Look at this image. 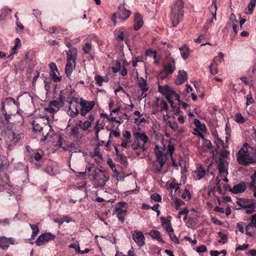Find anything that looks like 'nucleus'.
<instances>
[{
	"mask_svg": "<svg viewBox=\"0 0 256 256\" xmlns=\"http://www.w3.org/2000/svg\"><path fill=\"white\" fill-rule=\"evenodd\" d=\"M184 13V2L177 0L172 8L171 20L174 27L182 20Z\"/></svg>",
	"mask_w": 256,
	"mask_h": 256,
	"instance_id": "f257e3e1",
	"label": "nucleus"
},
{
	"mask_svg": "<svg viewBox=\"0 0 256 256\" xmlns=\"http://www.w3.org/2000/svg\"><path fill=\"white\" fill-rule=\"evenodd\" d=\"M248 146L246 143L244 144L236 154L237 162L244 166H248L254 162V157L250 155Z\"/></svg>",
	"mask_w": 256,
	"mask_h": 256,
	"instance_id": "f03ea898",
	"label": "nucleus"
},
{
	"mask_svg": "<svg viewBox=\"0 0 256 256\" xmlns=\"http://www.w3.org/2000/svg\"><path fill=\"white\" fill-rule=\"evenodd\" d=\"M128 204L126 202H120L116 204L114 214H116L118 220L123 222L127 212Z\"/></svg>",
	"mask_w": 256,
	"mask_h": 256,
	"instance_id": "7ed1b4c3",
	"label": "nucleus"
},
{
	"mask_svg": "<svg viewBox=\"0 0 256 256\" xmlns=\"http://www.w3.org/2000/svg\"><path fill=\"white\" fill-rule=\"evenodd\" d=\"M80 102L78 98H73L69 102L68 114L72 117H76L79 113Z\"/></svg>",
	"mask_w": 256,
	"mask_h": 256,
	"instance_id": "20e7f679",
	"label": "nucleus"
},
{
	"mask_svg": "<svg viewBox=\"0 0 256 256\" xmlns=\"http://www.w3.org/2000/svg\"><path fill=\"white\" fill-rule=\"evenodd\" d=\"M80 114L84 116L94 108L95 102L94 101H88L81 98L80 100Z\"/></svg>",
	"mask_w": 256,
	"mask_h": 256,
	"instance_id": "39448f33",
	"label": "nucleus"
},
{
	"mask_svg": "<svg viewBox=\"0 0 256 256\" xmlns=\"http://www.w3.org/2000/svg\"><path fill=\"white\" fill-rule=\"evenodd\" d=\"M84 136V132L76 124L70 130V136L76 142H80Z\"/></svg>",
	"mask_w": 256,
	"mask_h": 256,
	"instance_id": "423d86ee",
	"label": "nucleus"
},
{
	"mask_svg": "<svg viewBox=\"0 0 256 256\" xmlns=\"http://www.w3.org/2000/svg\"><path fill=\"white\" fill-rule=\"evenodd\" d=\"M55 237L56 236L50 232H45L38 236L36 240L35 243L38 246H42L49 240H54Z\"/></svg>",
	"mask_w": 256,
	"mask_h": 256,
	"instance_id": "0eeeda50",
	"label": "nucleus"
},
{
	"mask_svg": "<svg viewBox=\"0 0 256 256\" xmlns=\"http://www.w3.org/2000/svg\"><path fill=\"white\" fill-rule=\"evenodd\" d=\"M216 162L218 163L219 174L221 176H226L228 174V162L222 158H218V160Z\"/></svg>",
	"mask_w": 256,
	"mask_h": 256,
	"instance_id": "6e6552de",
	"label": "nucleus"
},
{
	"mask_svg": "<svg viewBox=\"0 0 256 256\" xmlns=\"http://www.w3.org/2000/svg\"><path fill=\"white\" fill-rule=\"evenodd\" d=\"M96 172V174L94 176V180L98 187H102L104 186L106 182L108 180V178L106 177L104 174L100 169H97Z\"/></svg>",
	"mask_w": 256,
	"mask_h": 256,
	"instance_id": "1a4fd4ad",
	"label": "nucleus"
},
{
	"mask_svg": "<svg viewBox=\"0 0 256 256\" xmlns=\"http://www.w3.org/2000/svg\"><path fill=\"white\" fill-rule=\"evenodd\" d=\"M32 124L33 126V130L36 132H41L42 130H45L46 132L52 130V126L49 124L45 123L40 124L39 119L37 118L32 121Z\"/></svg>",
	"mask_w": 256,
	"mask_h": 256,
	"instance_id": "9d476101",
	"label": "nucleus"
},
{
	"mask_svg": "<svg viewBox=\"0 0 256 256\" xmlns=\"http://www.w3.org/2000/svg\"><path fill=\"white\" fill-rule=\"evenodd\" d=\"M175 60L173 58H168L164 64V69L166 74H172L175 70Z\"/></svg>",
	"mask_w": 256,
	"mask_h": 256,
	"instance_id": "9b49d317",
	"label": "nucleus"
},
{
	"mask_svg": "<svg viewBox=\"0 0 256 256\" xmlns=\"http://www.w3.org/2000/svg\"><path fill=\"white\" fill-rule=\"evenodd\" d=\"M132 239L140 246H143L144 244V236L141 232L134 230L132 234Z\"/></svg>",
	"mask_w": 256,
	"mask_h": 256,
	"instance_id": "f8f14e48",
	"label": "nucleus"
},
{
	"mask_svg": "<svg viewBox=\"0 0 256 256\" xmlns=\"http://www.w3.org/2000/svg\"><path fill=\"white\" fill-rule=\"evenodd\" d=\"M9 244H14V240L12 238H7L6 236L0 237V248L3 250H6Z\"/></svg>",
	"mask_w": 256,
	"mask_h": 256,
	"instance_id": "ddd939ff",
	"label": "nucleus"
},
{
	"mask_svg": "<svg viewBox=\"0 0 256 256\" xmlns=\"http://www.w3.org/2000/svg\"><path fill=\"white\" fill-rule=\"evenodd\" d=\"M250 222L246 227V235L252 237L253 236V232L250 228H256V213L250 216Z\"/></svg>",
	"mask_w": 256,
	"mask_h": 256,
	"instance_id": "4468645a",
	"label": "nucleus"
},
{
	"mask_svg": "<svg viewBox=\"0 0 256 256\" xmlns=\"http://www.w3.org/2000/svg\"><path fill=\"white\" fill-rule=\"evenodd\" d=\"M156 110L162 112L167 111L168 110V105L166 102L164 100L157 98L155 106H154Z\"/></svg>",
	"mask_w": 256,
	"mask_h": 256,
	"instance_id": "2eb2a0df",
	"label": "nucleus"
},
{
	"mask_svg": "<svg viewBox=\"0 0 256 256\" xmlns=\"http://www.w3.org/2000/svg\"><path fill=\"white\" fill-rule=\"evenodd\" d=\"M158 88L160 93L166 96V98L168 101L170 100V94L172 92V90L168 86L158 84Z\"/></svg>",
	"mask_w": 256,
	"mask_h": 256,
	"instance_id": "dca6fc26",
	"label": "nucleus"
},
{
	"mask_svg": "<svg viewBox=\"0 0 256 256\" xmlns=\"http://www.w3.org/2000/svg\"><path fill=\"white\" fill-rule=\"evenodd\" d=\"M246 190V185L244 182H241L238 184L235 185L232 188H230L229 191L234 194L244 192Z\"/></svg>",
	"mask_w": 256,
	"mask_h": 256,
	"instance_id": "f3484780",
	"label": "nucleus"
},
{
	"mask_svg": "<svg viewBox=\"0 0 256 256\" xmlns=\"http://www.w3.org/2000/svg\"><path fill=\"white\" fill-rule=\"evenodd\" d=\"M118 18L122 20H125L128 19L131 14V12L126 10L124 7L119 6L117 12Z\"/></svg>",
	"mask_w": 256,
	"mask_h": 256,
	"instance_id": "a211bd4d",
	"label": "nucleus"
},
{
	"mask_svg": "<svg viewBox=\"0 0 256 256\" xmlns=\"http://www.w3.org/2000/svg\"><path fill=\"white\" fill-rule=\"evenodd\" d=\"M67 62H72L76 64V60L77 57V50L76 48H70L68 51L66 52Z\"/></svg>",
	"mask_w": 256,
	"mask_h": 256,
	"instance_id": "6ab92c4d",
	"label": "nucleus"
},
{
	"mask_svg": "<svg viewBox=\"0 0 256 256\" xmlns=\"http://www.w3.org/2000/svg\"><path fill=\"white\" fill-rule=\"evenodd\" d=\"M138 88L142 91V94H140V96L142 98H144L146 96V92L148 90V84L146 83V80H144L143 78H141L138 82Z\"/></svg>",
	"mask_w": 256,
	"mask_h": 256,
	"instance_id": "aec40b11",
	"label": "nucleus"
},
{
	"mask_svg": "<svg viewBox=\"0 0 256 256\" xmlns=\"http://www.w3.org/2000/svg\"><path fill=\"white\" fill-rule=\"evenodd\" d=\"M135 142H140V141L142 142V144L144 146V144H146L148 140V137L144 133H140L139 132H136L134 134Z\"/></svg>",
	"mask_w": 256,
	"mask_h": 256,
	"instance_id": "412c9836",
	"label": "nucleus"
},
{
	"mask_svg": "<svg viewBox=\"0 0 256 256\" xmlns=\"http://www.w3.org/2000/svg\"><path fill=\"white\" fill-rule=\"evenodd\" d=\"M156 154V162L161 164V166H164L167 160V156L160 150H155Z\"/></svg>",
	"mask_w": 256,
	"mask_h": 256,
	"instance_id": "4be33fe9",
	"label": "nucleus"
},
{
	"mask_svg": "<svg viewBox=\"0 0 256 256\" xmlns=\"http://www.w3.org/2000/svg\"><path fill=\"white\" fill-rule=\"evenodd\" d=\"M187 73L184 70H180L178 72V78L176 80V84L180 85L183 84L187 80Z\"/></svg>",
	"mask_w": 256,
	"mask_h": 256,
	"instance_id": "5701e85b",
	"label": "nucleus"
},
{
	"mask_svg": "<svg viewBox=\"0 0 256 256\" xmlns=\"http://www.w3.org/2000/svg\"><path fill=\"white\" fill-rule=\"evenodd\" d=\"M143 24L141 15L139 13L136 14L134 20V29L136 30H138L142 26Z\"/></svg>",
	"mask_w": 256,
	"mask_h": 256,
	"instance_id": "b1692460",
	"label": "nucleus"
},
{
	"mask_svg": "<svg viewBox=\"0 0 256 256\" xmlns=\"http://www.w3.org/2000/svg\"><path fill=\"white\" fill-rule=\"evenodd\" d=\"M148 234L153 239H156L159 242H160L162 243L165 242L164 240H163L161 236L160 232L158 230H152L148 233Z\"/></svg>",
	"mask_w": 256,
	"mask_h": 256,
	"instance_id": "393cba45",
	"label": "nucleus"
},
{
	"mask_svg": "<svg viewBox=\"0 0 256 256\" xmlns=\"http://www.w3.org/2000/svg\"><path fill=\"white\" fill-rule=\"evenodd\" d=\"M76 124L84 132V131L88 130V128L90 127L92 124L90 122L89 120H86L84 122H82V120H79Z\"/></svg>",
	"mask_w": 256,
	"mask_h": 256,
	"instance_id": "a878e982",
	"label": "nucleus"
},
{
	"mask_svg": "<svg viewBox=\"0 0 256 256\" xmlns=\"http://www.w3.org/2000/svg\"><path fill=\"white\" fill-rule=\"evenodd\" d=\"M10 104H13L14 105H15L16 104V100L12 98H7L4 100H2V106L1 108L2 112H6L4 109L5 106H6L7 104L10 105Z\"/></svg>",
	"mask_w": 256,
	"mask_h": 256,
	"instance_id": "bb28decb",
	"label": "nucleus"
},
{
	"mask_svg": "<svg viewBox=\"0 0 256 256\" xmlns=\"http://www.w3.org/2000/svg\"><path fill=\"white\" fill-rule=\"evenodd\" d=\"M180 50L182 58L184 60L187 59L190 54L189 48L186 45H184L180 48Z\"/></svg>",
	"mask_w": 256,
	"mask_h": 256,
	"instance_id": "cd10ccee",
	"label": "nucleus"
},
{
	"mask_svg": "<svg viewBox=\"0 0 256 256\" xmlns=\"http://www.w3.org/2000/svg\"><path fill=\"white\" fill-rule=\"evenodd\" d=\"M75 68V64L67 62L65 68V72L68 76H70Z\"/></svg>",
	"mask_w": 256,
	"mask_h": 256,
	"instance_id": "c85d7f7f",
	"label": "nucleus"
},
{
	"mask_svg": "<svg viewBox=\"0 0 256 256\" xmlns=\"http://www.w3.org/2000/svg\"><path fill=\"white\" fill-rule=\"evenodd\" d=\"M256 6V0H250L247 7L248 11L245 12V13L247 14H252L253 13Z\"/></svg>",
	"mask_w": 256,
	"mask_h": 256,
	"instance_id": "c756f323",
	"label": "nucleus"
},
{
	"mask_svg": "<svg viewBox=\"0 0 256 256\" xmlns=\"http://www.w3.org/2000/svg\"><path fill=\"white\" fill-rule=\"evenodd\" d=\"M256 204L252 203L242 206V208L246 210V213L247 214H251L253 213L255 210Z\"/></svg>",
	"mask_w": 256,
	"mask_h": 256,
	"instance_id": "7c9ffc66",
	"label": "nucleus"
},
{
	"mask_svg": "<svg viewBox=\"0 0 256 256\" xmlns=\"http://www.w3.org/2000/svg\"><path fill=\"white\" fill-rule=\"evenodd\" d=\"M41 132L43 136V138L41 140V141H44L48 138H52L54 134L52 129L50 130L46 131V132L45 130H42Z\"/></svg>",
	"mask_w": 256,
	"mask_h": 256,
	"instance_id": "2f4dec72",
	"label": "nucleus"
},
{
	"mask_svg": "<svg viewBox=\"0 0 256 256\" xmlns=\"http://www.w3.org/2000/svg\"><path fill=\"white\" fill-rule=\"evenodd\" d=\"M162 226L164 228V229L168 233L174 232V230L172 227L170 221L167 220L166 222H162Z\"/></svg>",
	"mask_w": 256,
	"mask_h": 256,
	"instance_id": "473e14b6",
	"label": "nucleus"
},
{
	"mask_svg": "<svg viewBox=\"0 0 256 256\" xmlns=\"http://www.w3.org/2000/svg\"><path fill=\"white\" fill-rule=\"evenodd\" d=\"M210 10L212 14L214 16V20H216V10H217V6L216 5V3L215 1H214L212 3V6L210 7Z\"/></svg>",
	"mask_w": 256,
	"mask_h": 256,
	"instance_id": "72a5a7b5",
	"label": "nucleus"
},
{
	"mask_svg": "<svg viewBox=\"0 0 256 256\" xmlns=\"http://www.w3.org/2000/svg\"><path fill=\"white\" fill-rule=\"evenodd\" d=\"M198 180L202 178L206 174V170L202 166H200L198 168V170L196 172Z\"/></svg>",
	"mask_w": 256,
	"mask_h": 256,
	"instance_id": "f704fd0d",
	"label": "nucleus"
},
{
	"mask_svg": "<svg viewBox=\"0 0 256 256\" xmlns=\"http://www.w3.org/2000/svg\"><path fill=\"white\" fill-rule=\"evenodd\" d=\"M131 146L134 150H137L139 148L142 150V152H144L145 149L144 144H142L140 142H135V140H134V143L131 144Z\"/></svg>",
	"mask_w": 256,
	"mask_h": 256,
	"instance_id": "c9c22d12",
	"label": "nucleus"
},
{
	"mask_svg": "<svg viewBox=\"0 0 256 256\" xmlns=\"http://www.w3.org/2000/svg\"><path fill=\"white\" fill-rule=\"evenodd\" d=\"M203 143L205 147L210 150L212 149L211 151L212 152V156L213 157L215 156H216V154H215V152L213 150V148H212V144L210 141L204 138V140H203Z\"/></svg>",
	"mask_w": 256,
	"mask_h": 256,
	"instance_id": "e433bc0d",
	"label": "nucleus"
},
{
	"mask_svg": "<svg viewBox=\"0 0 256 256\" xmlns=\"http://www.w3.org/2000/svg\"><path fill=\"white\" fill-rule=\"evenodd\" d=\"M30 226L32 230L31 238L34 239V238L38 234L39 232V228L37 224H30Z\"/></svg>",
	"mask_w": 256,
	"mask_h": 256,
	"instance_id": "4c0bfd02",
	"label": "nucleus"
},
{
	"mask_svg": "<svg viewBox=\"0 0 256 256\" xmlns=\"http://www.w3.org/2000/svg\"><path fill=\"white\" fill-rule=\"evenodd\" d=\"M209 69L210 74L212 75H215L217 74L218 72L217 64H216L214 62L212 63L209 66Z\"/></svg>",
	"mask_w": 256,
	"mask_h": 256,
	"instance_id": "58836bf2",
	"label": "nucleus"
},
{
	"mask_svg": "<svg viewBox=\"0 0 256 256\" xmlns=\"http://www.w3.org/2000/svg\"><path fill=\"white\" fill-rule=\"evenodd\" d=\"M56 169L54 165H50L45 168V172L50 175H54L56 173Z\"/></svg>",
	"mask_w": 256,
	"mask_h": 256,
	"instance_id": "ea45409f",
	"label": "nucleus"
},
{
	"mask_svg": "<svg viewBox=\"0 0 256 256\" xmlns=\"http://www.w3.org/2000/svg\"><path fill=\"white\" fill-rule=\"evenodd\" d=\"M168 102L170 103L174 114H179V113L180 112L179 106H177L176 104H174L172 100H170Z\"/></svg>",
	"mask_w": 256,
	"mask_h": 256,
	"instance_id": "a19ab883",
	"label": "nucleus"
},
{
	"mask_svg": "<svg viewBox=\"0 0 256 256\" xmlns=\"http://www.w3.org/2000/svg\"><path fill=\"white\" fill-rule=\"evenodd\" d=\"M235 120L238 124H244L246 122V118L240 113H237L235 114Z\"/></svg>",
	"mask_w": 256,
	"mask_h": 256,
	"instance_id": "79ce46f5",
	"label": "nucleus"
},
{
	"mask_svg": "<svg viewBox=\"0 0 256 256\" xmlns=\"http://www.w3.org/2000/svg\"><path fill=\"white\" fill-rule=\"evenodd\" d=\"M56 72H50V78L54 82H58L60 81V78L56 74Z\"/></svg>",
	"mask_w": 256,
	"mask_h": 256,
	"instance_id": "37998d69",
	"label": "nucleus"
},
{
	"mask_svg": "<svg viewBox=\"0 0 256 256\" xmlns=\"http://www.w3.org/2000/svg\"><path fill=\"white\" fill-rule=\"evenodd\" d=\"M94 80L96 84L100 86H102V82L105 80V78L100 75H96L94 78Z\"/></svg>",
	"mask_w": 256,
	"mask_h": 256,
	"instance_id": "c03bdc74",
	"label": "nucleus"
},
{
	"mask_svg": "<svg viewBox=\"0 0 256 256\" xmlns=\"http://www.w3.org/2000/svg\"><path fill=\"white\" fill-rule=\"evenodd\" d=\"M118 157V161L121 164L125 165L127 164V158L124 154H120Z\"/></svg>",
	"mask_w": 256,
	"mask_h": 256,
	"instance_id": "a18cd8bd",
	"label": "nucleus"
},
{
	"mask_svg": "<svg viewBox=\"0 0 256 256\" xmlns=\"http://www.w3.org/2000/svg\"><path fill=\"white\" fill-rule=\"evenodd\" d=\"M218 235L220 237V240H218L219 243L225 244L227 240L228 236L226 234H223L222 232H218Z\"/></svg>",
	"mask_w": 256,
	"mask_h": 256,
	"instance_id": "49530a36",
	"label": "nucleus"
},
{
	"mask_svg": "<svg viewBox=\"0 0 256 256\" xmlns=\"http://www.w3.org/2000/svg\"><path fill=\"white\" fill-rule=\"evenodd\" d=\"M92 44L90 42H86L83 47V50L85 54H88L92 50Z\"/></svg>",
	"mask_w": 256,
	"mask_h": 256,
	"instance_id": "de8ad7c7",
	"label": "nucleus"
},
{
	"mask_svg": "<svg viewBox=\"0 0 256 256\" xmlns=\"http://www.w3.org/2000/svg\"><path fill=\"white\" fill-rule=\"evenodd\" d=\"M168 235L170 236V239L172 242L176 244H178L180 243L178 238L176 236L175 234L173 233V232L168 233Z\"/></svg>",
	"mask_w": 256,
	"mask_h": 256,
	"instance_id": "09e8293b",
	"label": "nucleus"
},
{
	"mask_svg": "<svg viewBox=\"0 0 256 256\" xmlns=\"http://www.w3.org/2000/svg\"><path fill=\"white\" fill-rule=\"evenodd\" d=\"M12 136L13 137V140H14L15 142H16L22 138L23 136V134L21 133L12 132Z\"/></svg>",
	"mask_w": 256,
	"mask_h": 256,
	"instance_id": "8fccbe9b",
	"label": "nucleus"
},
{
	"mask_svg": "<svg viewBox=\"0 0 256 256\" xmlns=\"http://www.w3.org/2000/svg\"><path fill=\"white\" fill-rule=\"evenodd\" d=\"M3 115L4 116V120L3 121V122L8 125V124H10V118L12 116L11 114H8L6 112H3Z\"/></svg>",
	"mask_w": 256,
	"mask_h": 256,
	"instance_id": "3c124183",
	"label": "nucleus"
},
{
	"mask_svg": "<svg viewBox=\"0 0 256 256\" xmlns=\"http://www.w3.org/2000/svg\"><path fill=\"white\" fill-rule=\"evenodd\" d=\"M112 170L114 172V176L116 178L117 180H123L124 179V177H122L120 176V174L116 170L115 168H113Z\"/></svg>",
	"mask_w": 256,
	"mask_h": 256,
	"instance_id": "603ef678",
	"label": "nucleus"
},
{
	"mask_svg": "<svg viewBox=\"0 0 256 256\" xmlns=\"http://www.w3.org/2000/svg\"><path fill=\"white\" fill-rule=\"evenodd\" d=\"M150 198L152 200L156 202H160L162 200L161 196L156 193L152 194Z\"/></svg>",
	"mask_w": 256,
	"mask_h": 256,
	"instance_id": "864d4df0",
	"label": "nucleus"
},
{
	"mask_svg": "<svg viewBox=\"0 0 256 256\" xmlns=\"http://www.w3.org/2000/svg\"><path fill=\"white\" fill-rule=\"evenodd\" d=\"M230 155V152L229 151L227 150H220V158H222L223 159V158H227Z\"/></svg>",
	"mask_w": 256,
	"mask_h": 256,
	"instance_id": "5fc2aeb1",
	"label": "nucleus"
},
{
	"mask_svg": "<svg viewBox=\"0 0 256 256\" xmlns=\"http://www.w3.org/2000/svg\"><path fill=\"white\" fill-rule=\"evenodd\" d=\"M172 200H174V203L176 204V208H178L179 206H180L182 204H184L183 201L180 198H172Z\"/></svg>",
	"mask_w": 256,
	"mask_h": 256,
	"instance_id": "6e6d98bb",
	"label": "nucleus"
},
{
	"mask_svg": "<svg viewBox=\"0 0 256 256\" xmlns=\"http://www.w3.org/2000/svg\"><path fill=\"white\" fill-rule=\"evenodd\" d=\"M196 251L198 253L204 252L207 251V248L204 245H200L196 248Z\"/></svg>",
	"mask_w": 256,
	"mask_h": 256,
	"instance_id": "4d7b16f0",
	"label": "nucleus"
},
{
	"mask_svg": "<svg viewBox=\"0 0 256 256\" xmlns=\"http://www.w3.org/2000/svg\"><path fill=\"white\" fill-rule=\"evenodd\" d=\"M182 198L184 199H186V198H188V200H190L191 198V194H190V191L187 190L185 189L184 191V192L182 194Z\"/></svg>",
	"mask_w": 256,
	"mask_h": 256,
	"instance_id": "13d9d810",
	"label": "nucleus"
},
{
	"mask_svg": "<svg viewBox=\"0 0 256 256\" xmlns=\"http://www.w3.org/2000/svg\"><path fill=\"white\" fill-rule=\"evenodd\" d=\"M100 150L98 146H96L94 148V156H98L100 158L102 157V154L100 152Z\"/></svg>",
	"mask_w": 256,
	"mask_h": 256,
	"instance_id": "bf43d9fd",
	"label": "nucleus"
},
{
	"mask_svg": "<svg viewBox=\"0 0 256 256\" xmlns=\"http://www.w3.org/2000/svg\"><path fill=\"white\" fill-rule=\"evenodd\" d=\"M254 102V100L252 97L251 94H248L246 96V104L248 106L250 104H252Z\"/></svg>",
	"mask_w": 256,
	"mask_h": 256,
	"instance_id": "052dcab7",
	"label": "nucleus"
},
{
	"mask_svg": "<svg viewBox=\"0 0 256 256\" xmlns=\"http://www.w3.org/2000/svg\"><path fill=\"white\" fill-rule=\"evenodd\" d=\"M159 166L157 165L156 164H154V172L156 173H160L162 171V168L163 166H161V164H158Z\"/></svg>",
	"mask_w": 256,
	"mask_h": 256,
	"instance_id": "680f3d73",
	"label": "nucleus"
},
{
	"mask_svg": "<svg viewBox=\"0 0 256 256\" xmlns=\"http://www.w3.org/2000/svg\"><path fill=\"white\" fill-rule=\"evenodd\" d=\"M68 246L70 248H74L77 253L80 252V247L78 244H72Z\"/></svg>",
	"mask_w": 256,
	"mask_h": 256,
	"instance_id": "e2e57ef3",
	"label": "nucleus"
},
{
	"mask_svg": "<svg viewBox=\"0 0 256 256\" xmlns=\"http://www.w3.org/2000/svg\"><path fill=\"white\" fill-rule=\"evenodd\" d=\"M174 98L176 100H177L178 102H180V96L174 90H172V92L170 94V100Z\"/></svg>",
	"mask_w": 256,
	"mask_h": 256,
	"instance_id": "0e129e2a",
	"label": "nucleus"
},
{
	"mask_svg": "<svg viewBox=\"0 0 256 256\" xmlns=\"http://www.w3.org/2000/svg\"><path fill=\"white\" fill-rule=\"evenodd\" d=\"M49 66L50 68V72L58 71L56 66L54 63L50 62L49 64Z\"/></svg>",
	"mask_w": 256,
	"mask_h": 256,
	"instance_id": "69168bd1",
	"label": "nucleus"
},
{
	"mask_svg": "<svg viewBox=\"0 0 256 256\" xmlns=\"http://www.w3.org/2000/svg\"><path fill=\"white\" fill-rule=\"evenodd\" d=\"M168 149L170 154L172 156L174 150V144H172L171 142H169V144L168 146Z\"/></svg>",
	"mask_w": 256,
	"mask_h": 256,
	"instance_id": "338daca9",
	"label": "nucleus"
},
{
	"mask_svg": "<svg viewBox=\"0 0 256 256\" xmlns=\"http://www.w3.org/2000/svg\"><path fill=\"white\" fill-rule=\"evenodd\" d=\"M64 97L63 96H62V91H60L59 95H58V102H60V105H61V106H62L63 104H64Z\"/></svg>",
	"mask_w": 256,
	"mask_h": 256,
	"instance_id": "774afa93",
	"label": "nucleus"
}]
</instances>
